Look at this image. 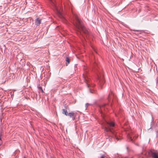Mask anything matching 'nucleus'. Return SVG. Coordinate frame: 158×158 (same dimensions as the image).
Masks as SVG:
<instances>
[{
	"instance_id": "17",
	"label": "nucleus",
	"mask_w": 158,
	"mask_h": 158,
	"mask_svg": "<svg viewBox=\"0 0 158 158\" xmlns=\"http://www.w3.org/2000/svg\"><path fill=\"white\" fill-rule=\"evenodd\" d=\"M101 158H104V156H102Z\"/></svg>"
},
{
	"instance_id": "2",
	"label": "nucleus",
	"mask_w": 158,
	"mask_h": 158,
	"mask_svg": "<svg viewBox=\"0 0 158 158\" xmlns=\"http://www.w3.org/2000/svg\"><path fill=\"white\" fill-rule=\"evenodd\" d=\"M71 22L74 25L75 30L78 33V34L84 33L87 38L91 37V33L83 26L81 21L78 18L77 15L75 14H73V17L71 20Z\"/></svg>"
},
{
	"instance_id": "1",
	"label": "nucleus",
	"mask_w": 158,
	"mask_h": 158,
	"mask_svg": "<svg viewBox=\"0 0 158 158\" xmlns=\"http://www.w3.org/2000/svg\"><path fill=\"white\" fill-rule=\"evenodd\" d=\"M101 125L106 132V139H108L110 141H112L113 140L118 141L121 139V137L118 136V134L113 128L115 126L114 123L111 121H105L101 123Z\"/></svg>"
},
{
	"instance_id": "12",
	"label": "nucleus",
	"mask_w": 158,
	"mask_h": 158,
	"mask_svg": "<svg viewBox=\"0 0 158 158\" xmlns=\"http://www.w3.org/2000/svg\"><path fill=\"white\" fill-rule=\"evenodd\" d=\"M62 113L63 114H64L66 116H67L68 114L67 110L65 109H62Z\"/></svg>"
},
{
	"instance_id": "7",
	"label": "nucleus",
	"mask_w": 158,
	"mask_h": 158,
	"mask_svg": "<svg viewBox=\"0 0 158 158\" xmlns=\"http://www.w3.org/2000/svg\"><path fill=\"white\" fill-rule=\"evenodd\" d=\"M100 111L101 114H103V110H105V109H107V104H103L100 106Z\"/></svg>"
},
{
	"instance_id": "5",
	"label": "nucleus",
	"mask_w": 158,
	"mask_h": 158,
	"mask_svg": "<svg viewBox=\"0 0 158 158\" xmlns=\"http://www.w3.org/2000/svg\"><path fill=\"white\" fill-rule=\"evenodd\" d=\"M98 80L99 82V84L101 87V88H102V85L104 84L105 81L103 78V76L102 73L98 74Z\"/></svg>"
},
{
	"instance_id": "16",
	"label": "nucleus",
	"mask_w": 158,
	"mask_h": 158,
	"mask_svg": "<svg viewBox=\"0 0 158 158\" xmlns=\"http://www.w3.org/2000/svg\"><path fill=\"white\" fill-rule=\"evenodd\" d=\"M89 105V104L88 103H87L86 104H85V107H86V108H87V107H88Z\"/></svg>"
},
{
	"instance_id": "18",
	"label": "nucleus",
	"mask_w": 158,
	"mask_h": 158,
	"mask_svg": "<svg viewBox=\"0 0 158 158\" xmlns=\"http://www.w3.org/2000/svg\"><path fill=\"white\" fill-rule=\"evenodd\" d=\"M23 158H26L25 157H23Z\"/></svg>"
},
{
	"instance_id": "3",
	"label": "nucleus",
	"mask_w": 158,
	"mask_h": 158,
	"mask_svg": "<svg viewBox=\"0 0 158 158\" xmlns=\"http://www.w3.org/2000/svg\"><path fill=\"white\" fill-rule=\"evenodd\" d=\"M49 3L52 6V8L54 10H55L59 17L63 20L64 19V17L60 11L58 9L56 6L54 0H48Z\"/></svg>"
},
{
	"instance_id": "6",
	"label": "nucleus",
	"mask_w": 158,
	"mask_h": 158,
	"mask_svg": "<svg viewBox=\"0 0 158 158\" xmlns=\"http://www.w3.org/2000/svg\"><path fill=\"white\" fill-rule=\"evenodd\" d=\"M148 153L154 158H158V152L153 149H150L148 152Z\"/></svg>"
},
{
	"instance_id": "10",
	"label": "nucleus",
	"mask_w": 158,
	"mask_h": 158,
	"mask_svg": "<svg viewBox=\"0 0 158 158\" xmlns=\"http://www.w3.org/2000/svg\"><path fill=\"white\" fill-rule=\"evenodd\" d=\"M41 22V19L37 18L36 19L35 22V24L37 26H39L40 25Z\"/></svg>"
},
{
	"instance_id": "11",
	"label": "nucleus",
	"mask_w": 158,
	"mask_h": 158,
	"mask_svg": "<svg viewBox=\"0 0 158 158\" xmlns=\"http://www.w3.org/2000/svg\"><path fill=\"white\" fill-rule=\"evenodd\" d=\"M112 95L113 96H114V94L113 92H112V91L110 90V94H109V95H108V98H107V99L108 100V101H110V99L111 98V96Z\"/></svg>"
},
{
	"instance_id": "14",
	"label": "nucleus",
	"mask_w": 158,
	"mask_h": 158,
	"mask_svg": "<svg viewBox=\"0 0 158 158\" xmlns=\"http://www.w3.org/2000/svg\"><path fill=\"white\" fill-rule=\"evenodd\" d=\"M38 88L39 91H41L42 93H44V91L43 89L41 87L38 86Z\"/></svg>"
},
{
	"instance_id": "9",
	"label": "nucleus",
	"mask_w": 158,
	"mask_h": 158,
	"mask_svg": "<svg viewBox=\"0 0 158 158\" xmlns=\"http://www.w3.org/2000/svg\"><path fill=\"white\" fill-rule=\"evenodd\" d=\"M127 136L129 141H131L133 142L135 139V138L134 137L132 138L133 136L130 135H128Z\"/></svg>"
},
{
	"instance_id": "4",
	"label": "nucleus",
	"mask_w": 158,
	"mask_h": 158,
	"mask_svg": "<svg viewBox=\"0 0 158 158\" xmlns=\"http://www.w3.org/2000/svg\"><path fill=\"white\" fill-rule=\"evenodd\" d=\"M84 73L83 74V79L86 84L87 87L89 88L90 92L92 93L93 92L91 91V87H93V85L92 84H91L90 81L87 77V71L86 70H84Z\"/></svg>"
},
{
	"instance_id": "13",
	"label": "nucleus",
	"mask_w": 158,
	"mask_h": 158,
	"mask_svg": "<svg viewBox=\"0 0 158 158\" xmlns=\"http://www.w3.org/2000/svg\"><path fill=\"white\" fill-rule=\"evenodd\" d=\"M66 61L67 62V63H66V66L68 65V64L70 62V59L68 57H66L65 59Z\"/></svg>"
},
{
	"instance_id": "15",
	"label": "nucleus",
	"mask_w": 158,
	"mask_h": 158,
	"mask_svg": "<svg viewBox=\"0 0 158 158\" xmlns=\"http://www.w3.org/2000/svg\"><path fill=\"white\" fill-rule=\"evenodd\" d=\"M1 135H2L0 133V144H1V143H2V140H1Z\"/></svg>"
},
{
	"instance_id": "8",
	"label": "nucleus",
	"mask_w": 158,
	"mask_h": 158,
	"mask_svg": "<svg viewBox=\"0 0 158 158\" xmlns=\"http://www.w3.org/2000/svg\"><path fill=\"white\" fill-rule=\"evenodd\" d=\"M76 114V113L71 112L69 113L68 115H69L70 117H72V119L73 120H74L75 119Z\"/></svg>"
}]
</instances>
